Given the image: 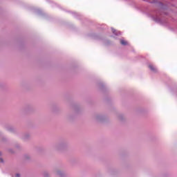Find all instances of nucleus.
Instances as JSON below:
<instances>
[{
    "label": "nucleus",
    "mask_w": 177,
    "mask_h": 177,
    "mask_svg": "<svg viewBox=\"0 0 177 177\" xmlns=\"http://www.w3.org/2000/svg\"><path fill=\"white\" fill-rule=\"evenodd\" d=\"M120 44L122 45H128V42H127V41H125V40H121Z\"/></svg>",
    "instance_id": "nucleus-1"
},
{
    "label": "nucleus",
    "mask_w": 177,
    "mask_h": 177,
    "mask_svg": "<svg viewBox=\"0 0 177 177\" xmlns=\"http://www.w3.org/2000/svg\"><path fill=\"white\" fill-rule=\"evenodd\" d=\"M149 67L150 70H151L152 71H156V68H154L153 65H149Z\"/></svg>",
    "instance_id": "nucleus-2"
},
{
    "label": "nucleus",
    "mask_w": 177,
    "mask_h": 177,
    "mask_svg": "<svg viewBox=\"0 0 177 177\" xmlns=\"http://www.w3.org/2000/svg\"><path fill=\"white\" fill-rule=\"evenodd\" d=\"M0 162H3V158H0Z\"/></svg>",
    "instance_id": "nucleus-3"
},
{
    "label": "nucleus",
    "mask_w": 177,
    "mask_h": 177,
    "mask_svg": "<svg viewBox=\"0 0 177 177\" xmlns=\"http://www.w3.org/2000/svg\"><path fill=\"white\" fill-rule=\"evenodd\" d=\"M112 31H113V34H115V30L112 29Z\"/></svg>",
    "instance_id": "nucleus-4"
},
{
    "label": "nucleus",
    "mask_w": 177,
    "mask_h": 177,
    "mask_svg": "<svg viewBox=\"0 0 177 177\" xmlns=\"http://www.w3.org/2000/svg\"><path fill=\"white\" fill-rule=\"evenodd\" d=\"M16 176H17V177H20V174H16Z\"/></svg>",
    "instance_id": "nucleus-5"
},
{
    "label": "nucleus",
    "mask_w": 177,
    "mask_h": 177,
    "mask_svg": "<svg viewBox=\"0 0 177 177\" xmlns=\"http://www.w3.org/2000/svg\"><path fill=\"white\" fill-rule=\"evenodd\" d=\"M0 156H1V152H0Z\"/></svg>",
    "instance_id": "nucleus-6"
}]
</instances>
